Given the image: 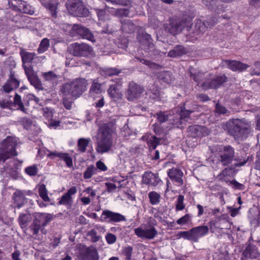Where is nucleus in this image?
<instances>
[{"label":"nucleus","mask_w":260,"mask_h":260,"mask_svg":"<svg viewBox=\"0 0 260 260\" xmlns=\"http://www.w3.org/2000/svg\"><path fill=\"white\" fill-rule=\"evenodd\" d=\"M121 29L122 31L131 33L135 31L136 26L130 19H124L121 21Z\"/></svg>","instance_id":"28"},{"label":"nucleus","mask_w":260,"mask_h":260,"mask_svg":"<svg viewBox=\"0 0 260 260\" xmlns=\"http://www.w3.org/2000/svg\"><path fill=\"white\" fill-rule=\"evenodd\" d=\"M108 11L110 13H111L112 15L119 17L127 16L129 14L128 10L125 8L119 9L117 10L112 8L110 10H108Z\"/></svg>","instance_id":"34"},{"label":"nucleus","mask_w":260,"mask_h":260,"mask_svg":"<svg viewBox=\"0 0 260 260\" xmlns=\"http://www.w3.org/2000/svg\"><path fill=\"white\" fill-rule=\"evenodd\" d=\"M20 55L22 59L23 65L26 63L31 62L36 56L35 53L27 52L23 49H21Z\"/></svg>","instance_id":"29"},{"label":"nucleus","mask_w":260,"mask_h":260,"mask_svg":"<svg viewBox=\"0 0 260 260\" xmlns=\"http://www.w3.org/2000/svg\"><path fill=\"white\" fill-rule=\"evenodd\" d=\"M23 8L22 9L21 12L23 13L28 14L29 15H32L34 13V10L32 8L31 6L28 4L26 2L24 3H23Z\"/></svg>","instance_id":"56"},{"label":"nucleus","mask_w":260,"mask_h":260,"mask_svg":"<svg viewBox=\"0 0 260 260\" xmlns=\"http://www.w3.org/2000/svg\"><path fill=\"white\" fill-rule=\"evenodd\" d=\"M82 39H86L92 42H95L94 37L90 31L87 28L82 27Z\"/></svg>","instance_id":"46"},{"label":"nucleus","mask_w":260,"mask_h":260,"mask_svg":"<svg viewBox=\"0 0 260 260\" xmlns=\"http://www.w3.org/2000/svg\"><path fill=\"white\" fill-rule=\"evenodd\" d=\"M23 67L24 69L25 73L28 79L36 75L33 71L32 68L31 67L29 66L27 67L25 65H23Z\"/></svg>","instance_id":"64"},{"label":"nucleus","mask_w":260,"mask_h":260,"mask_svg":"<svg viewBox=\"0 0 260 260\" xmlns=\"http://www.w3.org/2000/svg\"><path fill=\"white\" fill-rule=\"evenodd\" d=\"M44 6L50 11L52 17L53 18H56L57 16L56 9L58 6L57 3L48 2L45 3Z\"/></svg>","instance_id":"36"},{"label":"nucleus","mask_w":260,"mask_h":260,"mask_svg":"<svg viewBox=\"0 0 260 260\" xmlns=\"http://www.w3.org/2000/svg\"><path fill=\"white\" fill-rule=\"evenodd\" d=\"M157 78L161 83L170 84L172 80L171 73L169 72L163 71L158 73Z\"/></svg>","instance_id":"32"},{"label":"nucleus","mask_w":260,"mask_h":260,"mask_svg":"<svg viewBox=\"0 0 260 260\" xmlns=\"http://www.w3.org/2000/svg\"><path fill=\"white\" fill-rule=\"evenodd\" d=\"M142 181L144 184L152 187H156L162 183L157 173L151 172H145L142 177Z\"/></svg>","instance_id":"13"},{"label":"nucleus","mask_w":260,"mask_h":260,"mask_svg":"<svg viewBox=\"0 0 260 260\" xmlns=\"http://www.w3.org/2000/svg\"><path fill=\"white\" fill-rule=\"evenodd\" d=\"M77 192L76 187H72L68 191L63 195L59 201V204L66 206H71L73 203L72 196Z\"/></svg>","instance_id":"26"},{"label":"nucleus","mask_w":260,"mask_h":260,"mask_svg":"<svg viewBox=\"0 0 260 260\" xmlns=\"http://www.w3.org/2000/svg\"><path fill=\"white\" fill-rule=\"evenodd\" d=\"M149 95L152 99L154 100H159L161 96L160 91L155 86H153L152 89H150Z\"/></svg>","instance_id":"51"},{"label":"nucleus","mask_w":260,"mask_h":260,"mask_svg":"<svg viewBox=\"0 0 260 260\" xmlns=\"http://www.w3.org/2000/svg\"><path fill=\"white\" fill-rule=\"evenodd\" d=\"M189 72L190 77L198 83V85L201 86L204 89L218 88L227 81V78L224 75L216 76L210 74L205 75L203 72L192 68L189 69Z\"/></svg>","instance_id":"1"},{"label":"nucleus","mask_w":260,"mask_h":260,"mask_svg":"<svg viewBox=\"0 0 260 260\" xmlns=\"http://www.w3.org/2000/svg\"><path fill=\"white\" fill-rule=\"evenodd\" d=\"M235 155L234 149L231 146H220L219 151V161L222 166H229L234 160ZM236 162L233 166L234 167H239L244 166L247 162V160L243 161L238 160L236 158L234 159Z\"/></svg>","instance_id":"5"},{"label":"nucleus","mask_w":260,"mask_h":260,"mask_svg":"<svg viewBox=\"0 0 260 260\" xmlns=\"http://www.w3.org/2000/svg\"><path fill=\"white\" fill-rule=\"evenodd\" d=\"M38 168L36 166H32L25 168V171L30 176H35L38 173Z\"/></svg>","instance_id":"61"},{"label":"nucleus","mask_w":260,"mask_h":260,"mask_svg":"<svg viewBox=\"0 0 260 260\" xmlns=\"http://www.w3.org/2000/svg\"><path fill=\"white\" fill-rule=\"evenodd\" d=\"M143 40L142 44L144 45L146 51H148V55L152 58L156 57V55H159V51L154 48L153 44L151 43V36L148 34H144L143 35Z\"/></svg>","instance_id":"14"},{"label":"nucleus","mask_w":260,"mask_h":260,"mask_svg":"<svg viewBox=\"0 0 260 260\" xmlns=\"http://www.w3.org/2000/svg\"><path fill=\"white\" fill-rule=\"evenodd\" d=\"M259 257L260 251L257 246L249 240L242 250L241 260L258 259Z\"/></svg>","instance_id":"10"},{"label":"nucleus","mask_w":260,"mask_h":260,"mask_svg":"<svg viewBox=\"0 0 260 260\" xmlns=\"http://www.w3.org/2000/svg\"><path fill=\"white\" fill-rule=\"evenodd\" d=\"M43 116L48 119H51L53 116V112L51 109L48 108H43L41 110Z\"/></svg>","instance_id":"63"},{"label":"nucleus","mask_w":260,"mask_h":260,"mask_svg":"<svg viewBox=\"0 0 260 260\" xmlns=\"http://www.w3.org/2000/svg\"><path fill=\"white\" fill-rule=\"evenodd\" d=\"M143 91V87L134 82L130 83L128 89L126 92L127 99L129 101H133L138 99Z\"/></svg>","instance_id":"16"},{"label":"nucleus","mask_w":260,"mask_h":260,"mask_svg":"<svg viewBox=\"0 0 260 260\" xmlns=\"http://www.w3.org/2000/svg\"><path fill=\"white\" fill-rule=\"evenodd\" d=\"M12 199L18 208H20L27 203V199L25 198V191L20 190H16L13 194Z\"/></svg>","instance_id":"23"},{"label":"nucleus","mask_w":260,"mask_h":260,"mask_svg":"<svg viewBox=\"0 0 260 260\" xmlns=\"http://www.w3.org/2000/svg\"><path fill=\"white\" fill-rule=\"evenodd\" d=\"M224 62V64L233 71H243L248 67L247 64L236 60H225Z\"/></svg>","instance_id":"24"},{"label":"nucleus","mask_w":260,"mask_h":260,"mask_svg":"<svg viewBox=\"0 0 260 260\" xmlns=\"http://www.w3.org/2000/svg\"><path fill=\"white\" fill-rule=\"evenodd\" d=\"M32 217L29 213H20L18 217L19 224L22 229H26Z\"/></svg>","instance_id":"30"},{"label":"nucleus","mask_w":260,"mask_h":260,"mask_svg":"<svg viewBox=\"0 0 260 260\" xmlns=\"http://www.w3.org/2000/svg\"><path fill=\"white\" fill-rule=\"evenodd\" d=\"M209 232V228L206 225L194 227L188 231L179 232L177 236L189 241L198 242L200 238L206 236Z\"/></svg>","instance_id":"8"},{"label":"nucleus","mask_w":260,"mask_h":260,"mask_svg":"<svg viewBox=\"0 0 260 260\" xmlns=\"http://www.w3.org/2000/svg\"><path fill=\"white\" fill-rule=\"evenodd\" d=\"M100 220L101 221H107L112 223L125 221L126 219L120 213L114 212L109 210H105L103 211Z\"/></svg>","instance_id":"11"},{"label":"nucleus","mask_w":260,"mask_h":260,"mask_svg":"<svg viewBox=\"0 0 260 260\" xmlns=\"http://www.w3.org/2000/svg\"><path fill=\"white\" fill-rule=\"evenodd\" d=\"M209 225L211 232H214L218 229H226L229 228V222L222 217H217L210 221Z\"/></svg>","instance_id":"17"},{"label":"nucleus","mask_w":260,"mask_h":260,"mask_svg":"<svg viewBox=\"0 0 260 260\" xmlns=\"http://www.w3.org/2000/svg\"><path fill=\"white\" fill-rule=\"evenodd\" d=\"M101 92V85L97 83H93L90 89V95L94 97L95 94H100Z\"/></svg>","instance_id":"47"},{"label":"nucleus","mask_w":260,"mask_h":260,"mask_svg":"<svg viewBox=\"0 0 260 260\" xmlns=\"http://www.w3.org/2000/svg\"><path fill=\"white\" fill-rule=\"evenodd\" d=\"M184 49L182 46H178L174 48V49L170 51L168 53V56L171 57H175L181 55L184 53Z\"/></svg>","instance_id":"33"},{"label":"nucleus","mask_w":260,"mask_h":260,"mask_svg":"<svg viewBox=\"0 0 260 260\" xmlns=\"http://www.w3.org/2000/svg\"><path fill=\"white\" fill-rule=\"evenodd\" d=\"M191 26L189 21L182 20L181 21H172L168 29L170 33L176 35L180 32L183 29L189 30Z\"/></svg>","instance_id":"12"},{"label":"nucleus","mask_w":260,"mask_h":260,"mask_svg":"<svg viewBox=\"0 0 260 260\" xmlns=\"http://www.w3.org/2000/svg\"><path fill=\"white\" fill-rule=\"evenodd\" d=\"M50 46L49 41L47 38L43 39L38 48L39 53H43L47 50Z\"/></svg>","instance_id":"44"},{"label":"nucleus","mask_w":260,"mask_h":260,"mask_svg":"<svg viewBox=\"0 0 260 260\" xmlns=\"http://www.w3.org/2000/svg\"><path fill=\"white\" fill-rule=\"evenodd\" d=\"M119 85H111L108 90V93L111 98L121 99L122 94L119 92Z\"/></svg>","instance_id":"31"},{"label":"nucleus","mask_w":260,"mask_h":260,"mask_svg":"<svg viewBox=\"0 0 260 260\" xmlns=\"http://www.w3.org/2000/svg\"><path fill=\"white\" fill-rule=\"evenodd\" d=\"M189 135L192 137L206 136L209 134V129L205 126L196 125L189 126Z\"/></svg>","instance_id":"20"},{"label":"nucleus","mask_w":260,"mask_h":260,"mask_svg":"<svg viewBox=\"0 0 260 260\" xmlns=\"http://www.w3.org/2000/svg\"><path fill=\"white\" fill-rule=\"evenodd\" d=\"M157 120L161 123L166 121L169 118V115L165 112H160L156 114Z\"/></svg>","instance_id":"57"},{"label":"nucleus","mask_w":260,"mask_h":260,"mask_svg":"<svg viewBox=\"0 0 260 260\" xmlns=\"http://www.w3.org/2000/svg\"><path fill=\"white\" fill-rule=\"evenodd\" d=\"M13 106V103L11 101H8L6 100H0V107L3 109H11Z\"/></svg>","instance_id":"62"},{"label":"nucleus","mask_w":260,"mask_h":260,"mask_svg":"<svg viewBox=\"0 0 260 260\" xmlns=\"http://www.w3.org/2000/svg\"><path fill=\"white\" fill-rule=\"evenodd\" d=\"M105 239L108 244L111 245L116 242L117 238L115 235L109 233L105 236Z\"/></svg>","instance_id":"58"},{"label":"nucleus","mask_w":260,"mask_h":260,"mask_svg":"<svg viewBox=\"0 0 260 260\" xmlns=\"http://www.w3.org/2000/svg\"><path fill=\"white\" fill-rule=\"evenodd\" d=\"M62 29L66 32L67 35L71 37L80 35L81 32V27L78 24L72 25L69 24H64L62 26Z\"/></svg>","instance_id":"25"},{"label":"nucleus","mask_w":260,"mask_h":260,"mask_svg":"<svg viewBox=\"0 0 260 260\" xmlns=\"http://www.w3.org/2000/svg\"><path fill=\"white\" fill-rule=\"evenodd\" d=\"M19 84L20 82L15 77L14 73L11 72L9 79L3 86L4 90L6 92H10L18 88Z\"/></svg>","instance_id":"19"},{"label":"nucleus","mask_w":260,"mask_h":260,"mask_svg":"<svg viewBox=\"0 0 260 260\" xmlns=\"http://www.w3.org/2000/svg\"><path fill=\"white\" fill-rule=\"evenodd\" d=\"M147 144L150 148L155 149L159 143L160 140L154 136L149 135L147 138Z\"/></svg>","instance_id":"41"},{"label":"nucleus","mask_w":260,"mask_h":260,"mask_svg":"<svg viewBox=\"0 0 260 260\" xmlns=\"http://www.w3.org/2000/svg\"><path fill=\"white\" fill-rule=\"evenodd\" d=\"M96 173V169L93 165L89 166L84 173L85 179H89Z\"/></svg>","instance_id":"48"},{"label":"nucleus","mask_w":260,"mask_h":260,"mask_svg":"<svg viewBox=\"0 0 260 260\" xmlns=\"http://www.w3.org/2000/svg\"><path fill=\"white\" fill-rule=\"evenodd\" d=\"M191 216L189 214H186L182 217L180 218L177 220V223L178 224H184L188 223L191 221Z\"/></svg>","instance_id":"55"},{"label":"nucleus","mask_w":260,"mask_h":260,"mask_svg":"<svg viewBox=\"0 0 260 260\" xmlns=\"http://www.w3.org/2000/svg\"><path fill=\"white\" fill-rule=\"evenodd\" d=\"M94 53L92 48L88 45L82 43V56L91 57L93 56Z\"/></svg>","instance_id":"42"},{"label":"nucleus","mask_w":260,"mask_h":260,"mask_svg":"<svg viewBox=\"0 0 260 260\" xmlns=\"http://www.w3.org/2000/svg\"><path fill=\"white\" fill-rule=\"evenodd\" d=\"M80 5L79 0H69L66 4L69 13L74 16H79L81 14Z\"/></svg>","instance_id":"22"},{"label":"nucleus","mask_w":260,"mask_h":260,"mask_svg":"<svg viewBox=\"0 0 260 260\" xmlns=\"http://www.w3.org/2000/svg\"><path fill=\"white\" fill-rule=\"evenodd\" d=\"M86 236L89 238L91 241L94 243L98 242L101 238V236L98 234L95 229H92L87 232Z\"/></svg>","instance_id":"43"},{"label":"nucleus","mask_w":260,"mask_h":260,"mask_svg":"<svg viewBox=\"0 0 260 260\" xmlns=\"http://www.w3.org/2000/svg\"><path fill=\"white\" fill-rule=\"evenodd\" d=\"M19 122L22 124L25 129H29L32 124V121L30 119L27 118H22L19 120Z\"/></svg>","instance_id":"59"},{"label":"nucleus","mask_w":260,"mask_h":260,"mask_svg":"<svg viewBox=\"0 0 260 260\" xmlns=\"http://www.w3.org/2000/svg\"><path fill=\"white\" fill-rule=\"evenodd\" d=\"M184 196L182 195H179L175 204L176 210L180 211L182 210L185 208V205L184 204Z\"/></svg>","instance_id":"49"},{"label":"nucleus","mask_w":260,"mask_h":260,"mask_svg":"<svg viewBox=\"0 0 260 260\" xmlns=\"http://www.w3.org/2000/svg\"><path fill=\"white\" fill-rule=\"evenodd\" d=\"M71 53L74 56H80L81 55V46L77 43L70 45L69 47Z\"/></svg>","instance_id":"37"},{"label":"nucleus","mask_w":260,"mask_h":260,"mask_svg":"<svg viewBox=\"0 0 260 260\" xmlns=\"http://www.w3.org/2000/svg\"><path fill=\"white\" fill-rule=\"evenodd\" d=\"M33 217V222L29 227L33 234L38 235L40 230L43 234H46L44 227L52 220V215L46 213H35Z\"/></svg>","instance_id":"6"},{"label":"nucleus","mask_w":260,"mask_h":260,"mask_svg":"<svg viewBox=\"0 0 260 260\" xmlns=\"http://www.w3.org/2000/svg\"><path fill=\"white\" fill-rule=\"evenodd\" d=\"M119 72L115 68H106L103 70L102 74L105 76L118 75Z\"/></svg>","instance_id":"52"},{"label":"nucleus","mask_w":260,"mask_h":260,"mask_svg":"<svg viewBox=\"0 0 260 260\" xmlns=\"http://www.w3.org/2000/svg\"><path fill=\"white\" fill-rule=\"evenodd\" d=\"M148 198L150 200V203L153 205H157L160 202V196L156 191H150L148 193Z\"/></svg>","instance_id":"38"},{"label":"nucleus","mask_w":260,"mask_h":260,"mask_svg":"<svg viewBox=\"0 0 260 260\" xmlns=\"http://www.w3.org/2000/svg\"><path fill=\"white\" fill-rule=\"evenodd\" d=\"M133 249L131 246H126L123 248L122 253L125 257V260H131Z\"/></svg>","instance_id":"53"},{"label":"nucleus","mask_w":260,"mask_h":260,"mask_svg":"<svg viewBox=\"0 0 260 260\" xmlns=\"http://www.w3.org/2000/svg\"><path fill=\"white\" fill-rule=\"evenodd\" d=\"M47 156L50 159H55L59 158L60 159L63 160L68 167H71L73 165L72 159L68 153L59 152L57 151H50L48 150Z\"/></svg>","instance_id":"21"},{"label":"nucleus","mask_w":260,"mask_h":260,"mask_svg":"<svg viewBox=\"0 0 260 260\" xmlns=\"http://www.w3.org/2000/svg\"><path fill=\"white\" fill-rule=\"evenodd\" d=\"M42 76L45 80L50 82H54L58 78V75L53 71L42 73Z\"/></svg>","instance_id":"35"},{"label":"nucleus","mask_w":260,"mask_h":260,"mask_svg":"<svg viewBox=\"0 0 260 260\" xmlns=\"http://www.w3.org/2000/svg\"><path fill=\"white\" fill-rule=\"evenodd\" d=\"M28 80L30 82V84L35 87V88L38 89L42 88L41 82L37 75L31 77Z\"/></svg>","instance_id":"50"},{"label":"nucleus","mask_w":260,"mask_h":260,"mask_svg":"<svg viewBox=\"0 0 260 260\" xmlns=\"http://www.w3.org/2000/svg\"><path fill=\"white\" fill-rule=\"evenodd\" d=\"M226 128L230 135L240 140L246 138L250 132L249 124L239 119L229 120L226 124Z\"/></svg>","instance_id":"3"},{"label":"nucleus","mask_w":260,"mask_h":260,"mask_svg":"<svg viewBox=\"0 0 260 260\" xmlns=\"http://www.w3.org/2000/svg\"><path fill=\"white\" fill-rule=\"evenodd\" d=\"M60 95L63 98V104L66 108L70 110L73 100L79 97L81 91V78L63 84L60 87Z\"/></svg>","instance_id":"2"},{"label":"nucleus","mask_w":260,"mask_h":260,"mask_svg":"<svg viewBox=\"0 0 260 260\" xmlns=\"http://www.w3.org/2000/svg\"><path fill=\"white\" fill-rule=\"evenodd\" d=\"M168 175L175 185L181 186L183 184L182 179L183 173L180 169L177 168L170 169L168 171Z\"/></svg>","instance_id":"18"},{"label":"nucleus","mask_w":260,"mask_h":260,"mask_svg":"<svg viewBox=\"0 0 260 260\" xmlns=\"http://www.w3.org/2000/svg\"><path fill=\"white\" fill-rule=\"evenodd\" d=\"M18 145L16 137H8L2 143V151L0 152V162H4L10 157L18 154L15 149Z\"/></svg>","instance_id":"7"},{"label":"nucleus","mask_w":260,"mask_h":260,"mask_svg":"<svg viewBox=\"0 0 260 260\" xmlns=\"http://www.w3.org/2000/svg\"><path fill=\"white\" fill-rule=\"evenodd\" d=\"M96 12L100 20L105 21L109 19V15L106 13L105 10L96 9Z\"/></svg>","instance_id":"54"},{"label":"nucleus","mask_w":260,"mask_h":260,"mask_svg":"<svg viewBox=\"0 0 260 260\" xmlns=\"http://www.w3.org/2000/svg\"><path fill=\"white\" fill-rule=\"evenodd\" d=\"M82 152L84 151L86 148L88 147L89 150L92 149V142L89 138L88 139H82Z\"/></svg>","instance_id":"60"},{"label":"nucleus","mask_w":260,"mask_h":260,"mask_svg":"<svg viewBox=\"0 0 260 260\" xmlns=\"http://www.w3.org/2000/svg\"><path fill=\"white\" fill-rule=\"evenodd\" d=\"M14 104L17 107V109H19L23 112L27 113V109L24 107L21 96L17 93H16L14 99Z\"/></svg>","instance_id":"40"},{"label":"nucleus","mask_w":260,"mask_h":260,"mask_svg":"<svg viewBox=\"0 0 260 260\" xmlns=\"http://www.w3.org/2000/svg\"><path fill=\"white\" fill-rule=\"evenodd\" d=\"M100 138L97 142L96 150L99 153L108 152L113 145L112 136L114 131L107 125L101 127Z\"/></svg>","instance_id":"4"},{"label":"nucleus","mask_w":260,"mask_h":260,"mask_svg":"<svg viewBox=\"0 0 260 260\" xmlns=\"http://www.w3.org/2000/svg\"><path fill=\"white\" fill-rule=\"evenodd\" d=\"M196 33L198 35L203 34L206 30V27L205 23L201 19H198L196 21L195 25Z\"/></svg>","instance_id":"39"},{"label":"nucleus","mask_w":260,"mask_h":260,"mask_svg":"<svg viewBox=\"0 0 260 260\" xmlns=\"http://www.w3.org/2000/svg\"><path fill=\"white\" fill-rule=\"evenodd\" d=\"M99 255L96 250L94 248H87L82 254V260H98Z\"/></svg>","instance_id":"27"},{"label":"nucleus","mask_w":260,"mask_h":260,"mask_svg":"<svg viewBox=\"0 0 260 260\" xmlns=\"http://www.w3.org/2000/svg\"><path fill=\"white\" fill-rule=\"evenodd\" d=\"M175 111L178 114L172 119V124L174 127H178L182 124L183 123V121L187 118L189 114L193 112L192 111L185 110V108L183 106L178 108Z\"/></svg>","instance_id":"15"},{"label":"nucleus","mask_w":260,"mask_h":260,"mask_svg":"<svg viewBox=\"0 0 260 260\" xmlns=\"http://www.w3.org/2000/svg\"><path fill=\"white\" fill-rule=\"evenodd\" d=\"M134 233L139 238L151 240L157 235L156 229L151 225H142L134 230Z\"/></svg>","instance_id":"9"},{"label":"nucleus","mask_w":260,"mask_h":260,"mask_svg":"<svg viewBox=\"0 0 260 260\" xmlns=\"http://www.w3.org/2000/svg\"><path fill=\"white\" fill-rule=\"evenodd\" d=\"M39 194L44 202H48L50 201V198L48 196L47 190L45 185L42 184L40 186Z\"/></svg>","instance_id":"45"}]
</instances>
